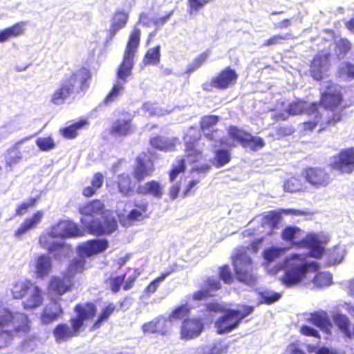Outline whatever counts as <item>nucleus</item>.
<instances>
[{
	"label": "nucleus",
	"mask_w": 354,
	"mask_h": 354,
	"mask_svg": "<svg viewBox=\"0 0 354 354\" xmlns=\"http://www.w3.org/2000/svg\"><path fill=\"white\" fill-rule=\"evenodd\" d=\"M82 223L93 234H111L118 227L112 213L104 210V205L99 200L91 201L79 209Z\"/></svg>",
	"instance_id": "nucleus-1"
},
{
	"label": "nucleus",
	"mask_w": 354,
	"mask_h": 354,
	"mask_svg": "<svg viewBox=\"0 0 354 354\" xmlns=\"http://www.w3.org/2000/svg\"><path fill=\"white\" fill-rule=\"evenodd\" d=\"M140 30L135 27L129 36L124 51L123 61L117 72V81L104 100L109 105L117 100L123 93L127 78L131 74L133 66V57L140 40Z\"/></svg>",
	"instance_id": "nucleus-2"
},
{
	"label": "nucleus",
	"mask_w": 354,
	"mask_h": 354,
	"mask_svg": "<svg viewBox=\"0 0 354 354\" xmlns=\"http://www.w3.org/2000/svg\"><path fill=\"white\" fill-rule=\"evenodd\" d=\"M308 254H292L285 259L283 267L286 270L282 282L288 287L297 285L309 272L319 269L315 261L307 259Z\"/></svg>",
	"instance_id": "nucleus-3"
},
{
	"label": "nucleus",
	"mask_w": 354,
	"mask_h": 354,
	"mask_svg": "<svg viewBox=\"0 0 354 354\" xmlns=\"http://www.w3.org/2000/svg\"><path fill=\"white\" fill-rule=\"evenodd\" d=\"M29 330L28 319L24 313H12L0 308V348L6 347L13 333H26Z\"/></svg>",
	"instance_id": "nucleus-4"
},
{
	"label": "nucleus",
	"mask_w": 354,
	"mask_h": 354,
	"mask_svg": "<svg viewBox=\"0 0 354 354\" xmlns=\"http://www.w3.org/2000/svg\"><path fill=\"white\" fill-rule=\"evenodd\" d=\"M75 310L77 313V317L71 319V327L66 324H61L54 329L53 334L57 342L66 341L76 336L83 326L84 322L95 315L96 306L91 303L78 304L75 306Z\"/></svg>",
	"instance_id": "nucleus-5"
},
{
	"label": "nucleus",
	"mask_w": 354,
	"mask_h": 354,
	"mask_svg": "<svg viewBox=\"0 0 354 354\" xmlns=\"http://www.w3.org/2000/svg\"><path fill=\"white\" fill-rule=\"evenodd\" d=\"M254 310L252 306L245 307L243 311L236 310H227L217 303H209L207 306L209 312H223V315L215 322V328L218 334L228 333L236 328L241 320L250 315Z\"/></svg>",
	"instance_id": "nucleus-6"
},
{
	"label": "nucleus",
	"mask_w": 354,
	"mask_h": 354,
	"mask_svg": "<svg viewBox=\"0 0 354 354\" xmlns=\"http://www.w3.org/2000/svg\"><path fill=\"white\" fill-rule=\"evenodd\" d=\"M301 230L296 226L286 227L282 232L281 236L285 241H291L295 245L307 248L309 250V256L315 258H319L324 252V247L322 245L327 243L328 239L325 235L310 234L307 235L301 241L297 242V239L301 237Z\"/></svg>",
	"instance_id": "nucleus-7"
},
{
	"label": "nucleus",
	"mask_w": 354,
	"mask_h": 354,
	"mask_svg": "<svg viewBox=\"0 0 354 354\" xmlns=\"http://www.w3.org/2000/svg\"><path fill=\"white\" fill-rule=\"evenodd\" d=\"M301 113H306L313 119L303 123L304 130L306 132L312 131L321 121L322 114L318 109L317 104L316 103L308 104L304 102L290 104L287 110L273 113L272 118L278 122L287 120L290 115Z\"/></svg>",
	"instance_id": "nucleus-8"
},
{
	"label": "nucleus",
	"mask_w": 354,
	"mask_h": 354,
	"mask_svg": "<svg viewBox=\"0 0 354 354\" xmlns=\"http://www.w3.org/2000/svg\"><path fill=\"white\" fill-rule=\"evenodd\" d=\"M89 74L86 68H81L64 79L52 95L51 102L56 105H61L78 88L84 90L86 87V81Z\"/></svg>",
	"instance_id": "nucleus-9"
},
{
	"label": "nucleus",
	"mask_w": 354,
	"mask_h": 354,
	"mask_svg": "<svg viewBox=\"0 0 354 354\" xmlns=\"http://www.w3.org/2000/svg\"><path fill=\"white\" fill-rule=\"evenodd\" d=\"M83 235V232L78 227L76 223L71 221H61L55 225L48 235L41 236L40 245L50 252L61 249L63 243L53 241L55 237H77Z\"/></svg>",
	"instance_id": "nucleus-10"
},
{
	"label": "nucleus",
	"mask_w": 354,
	"mask_h": 354,
	"mask_svg": "<svg viewBox=\"0 0 354 354\" xmlns=\"http://www.w3.org/2000/svg\"><path fill=\"white\" fill-rule=\"evenodd\" d=\"M233 266L238 281L248 286L256 283L257 275L254 271L252 261L245 251L239 250L236 252L233 257Z\"/></svg>",
	"instance_id": "nucleus-11"
},
{
	"label": "nucleus",
	"mask_w": 354,
	"mask_h": 354,
	"mask_svg": "<svg viewBox=\"0 0 354 354\" xmlns=\"http://www.w3.org/2000/svg\"><path fill=\"white\" fill-rule=\"evenodd\" d=\"M218 117L216 115H207L201 121V128L203 136L209 140L213 142L212 147L216 149L225 146L229 148L234 147V142L226 140L222 131L215 129L214 127L218 122Z\"/></svg>",
	"instance_id": "nucleus-12"
},
{
	"label": "nucleus",
	"mask_w": 354,
	"mask_h": 354,
	"mask_svg": "<svg viewBox=\"0 0 354 354\" xmlns=\"http://www.w3.org/2000/svg\"><path fill=\"white\" fill-rule=\"evenodd\" d=\"M330 53L327 50L319 51L313 58L310 66V74L313 79L320 80L330 67Z\"/></svg>",
	"instance_id": "nucleus-13"
},
{
	"label": "nucleus",
	"mask_w": 354,
	"mask_h": 354,
	"mask_svg": "<svg viewBox=\"0 0 354 354\" xmlns=\"http://www.w3.org/2000/svg\"><path fill=\"white\" fill-rule=\"evenodd\" d=\"M334 169L351 174L354 171V148L342 151L331 163Z\"/></svg>",
	"instance_id": "nucleus-14"
},
{
	"label": "nucleus",
	"mask_w": 354,
	"mask_h": 354,
	"mask_svg": "<svg viewBox=\"0 0 354 354\" xmlns=\"http://www.w3.org/2000/svg\"><path fill=\"white\" fill-rule=\"evenodd\" d=\"M326 91L322 94L321 105L324 109H333L342 102L341 88L331 82L328 83Z\"/></svg>",
	"instance_id": "nucleus-15"
},
{
	"label": "nucleus",
	"mask_w": 354,
	"mask_h": 354,
	"mask_svg": "<svg viewBox=\"0 0 354 354\" xmlns=\"http://www.w3.org/2000/svg\"><path fill=\"white\" fill-rule=\"evenodd\" d=\"M109 245L105 239H93L87 241L77 248V252L81 257H89L93 254L104 252Z\"/></svg>",
	"instance_id": "nucleus-16"
},
{
	"label": "nucleus",
	"mask_w": 354,
	"mask_h": 354,
	"mask_svg": "<svg viewBox=\"0 0 354 354\" xmlns=\"http://www.w3.org/2000/svg\"><path fill=\"white\" fill-rule=\"evenodd\" d=\"M203 328V323L199 319H185L181 326V338L187 340L196 338L201 335Z\"/></svg>",
	"instance_id": "nucleus-17"
},
{
	"label": "nucleus",
	"mask_w": 354,
	"mask_h": 354,
	"mask_svg": "<svg viewBox=\"0 0 354 354\" xmlns=\"http://www.w3.org/2000/svg\"><path fill=\"white\" fill-rule=\"evenodd\" d=\"M238 75L236 71L227 67L212 80L211 86L218 89H226L235 84Z\"/></svg>",
	"instance_id": "nucleus-18"
},
{
	"label": "nucleus",
	"mask_w": 354,
	"mask_h": 354,
	"mask_svg": "<svg viewBox=\"0 0 354 354\" xmlns=\"http://www.w3.org/2000/svg\"><path fill=\"white\" fill-rule=\"evenodd\" d=\"M307 181L317 188L326 187L330 182L329 174L321 168H308L306 171Z\"/></svg>",
	"instance_id": "nucleus-19"
},
{
	"label": "nucleus",
	"mask_w": 354,
	"mask_h": 354,
	"mask_svg": "<svg viewBox=\"0 0 354 354\" xmlns=\"http://www.w3.org/2000/svg\"><path fill=\"white\" fill-rule=\"evenodd\" d=\"M153 165L151 160L146 156H140L137 159V165L134 170V177L138 181L145 177L151 176L153 171Z\"/></svg>",
	"instance_id": "nucleus-20"
},
{
	"label": "nucleus",
	"mask_w": 354,
	"mask_h": 354,
	"mask_svg": "<svg viewBox=\"0 0 354 354\" xmlns=\"http://www.w3.org/2000/svg\"><path fill=\"white\" fill-rule=\"evenodd\" d=\"M30 289L25 296L23 306L25 309H33L40 306L44 301V295L41 289L35 285L30 287Z\"/></svg>",
	"instance_id": "nucleus-21"
},
{
	"label": "nucleus",
	"mask_w": 354,
	"mask_h": 354,
	"mask_svg": "<svg viewBox=\"0 0 354 354\" xmlns=\"http://www.w3.org/2000/svg\"><path fill=\"white\" fill-rule=\"evenodd\" d=\"M137 192L140 194L160 199L164 194V188L159 182L150 180L144 184H140L137 188Z\"/></svg>",
	"instance_id": "nucleus-22"
},
{
	"label": "nucleus",
	"mask_w": 354,
	"mask_h": 354,
	"mask_svg": "<svg viewBox=\"0 0 354 354\" xmlns=\"http://www.w3.org/2000/svg\"><path fill=\"white\" fill-rule=\"evenodd\" d=\"M63 314L60 304L57 301L51 300L44 308L41 315V322L48 324L55 321Z\"/></svg>",
	"instance_id": "nucleus-23"
},
{
	"label": "nucleus",
	"mask_w": 354,
	"mask_h": 354,
	"mask_svg": "<svg viewBox=\"0 0 354 354\" xmlns=\"http://www.w3.org/2000/svg\"><path fill=\"white\" fill-rule=\"evenodd\" d=\"M186 161L194 163L202 158V151L198 147L196 139L192 140L189 135L185 137Z\"/></svg>",
	"instance_id": "nucleus-24"
},
{
	"label": "nucleus",
	"mask_w": 354,
	"mask_h": 354,
	"mask_svg": "<svg viewBox=\"0 0 354 354\" xmlns=\"http://www.w3.org/2000/svg\"><path fill=\"white\" fill-rule=\"evenodd\" d=\"M26 21H20L12 26L0 30V43L5 42L10 39L18 37L24 34Z\"/></svg>",
	"instance_id": "nucleus-25"
},
{
	"label": "nucleus",
	"mask_w": 354,
	"mask_h": 354,
	"mask_svg": "<svg viewBox=\"0 0 354 354\" xmlns=\"http://www.w3.org/2000/svg\"><path fill=\"white\" fill-rule=\"evenodd\" d=\"M134 127L131 124V119L120 118L113 122L111 127V133L115 136H125L131 134Z\"/></svg>",
	"instance_id": "nucleus-26"
},
{
	"label": "nucleus",
	"mask_w": 354,
	"mask_h": 354,
	"mask_svg": "<svg viewBox=\"0 0 354 354\" xmlns=\"http://www.w3.org/2000/svg\"><path fill=\"white\" fill-rule=\"evenodd\" d=\"M308 320L319 328L324 333L329 334L332 328V323L325 312L314 313L310 315Z\"/></svg>",
	"instance_id": "nucleus-27"
},
{
	"label": "nucleus",
	"mask_w": 354,
	"mask_h": 354,
	"mask_svg": "<svg viewBox=\"0 0 354 354\" xmlns=\"http://www.w3.org/2000/svg\"><path fill=\"white\" fill-rule=\"evenodd\" d=\"M72 285V280L65 275L62 278L53 277L49 283V290L59 295L66 292Z\"/></svg>",
	"instance_id": "nucleus-28"
},
{
	"label": "nucleus",
	"mask_w": 354,
	"mask_h": 354,
	"mask_svg": "<svg viewBox=\"0 0 354 354\" xmlns=\"http://www.w3.org/2000/svg\"><path fill=\"white\" fill-rule=\"evenodd\" d=\"M44 216V213L41 211H37L34 215L26 219L15 232V236L20 237L23 234H26L28 231L35 227L39 224Z\"/></svg>",
	"instance_id": "nucleus-29"
},
{
	"label": "nucleus",
	"mask_w": 354,
	"mask_h": 354,
	"mask_svg": "<svg viewBox=\"0 0 354 354\" xmlns=\"http://www.w3.org/2000/svg\"><path fill=\"white\" fill-rule=\"evenodd\" d=\"M280 218V214L274 212H270L261 218V227L264 229L262 232L266 234H270L277 227Z\"/></svg>",
	"instance_id": "nucleus-30"
},
{
	"label": "nucleus",
	"mask_w": 354,
	"mask_h": 354,
	"mask_svg": "<svg viewBox=\"0 0 354 354\" xmlns=\"http://www.w3.org/2000/svg\"><path fill=\"white\" fill-rule=\"evenodd\" d=\"M178 142L177 138L165 137H156L151 139L150 142L153 147L161 151H171Z\"/></svg>",
	"instance_id": "nucleus-31"
},
{
	"label": "nucleus",
	"mask_w": 354,
	"mask_h": 354,
	"mask_svg": "<svg viewBox=\"0 0 354 354\" xmlns=\"http://www.w3.org/2000/svg\"><path fill=\"white\" fill-rule=\"evenodd\" d=\"M227 346L221 341L212 344L197 347L193 354H223L227 351Z\"/></svg>",
	"instance_id": "nucleus-32"
},
{
	"label": "nucleus",
	"mask_w": 354,
	"mask_h": 354,
	"mask_svg": "<svg viewBox=\"0 0 354 354\" xmlns=\"http://www.w3.org/2000/svg\"><path fill=\"white\" fill-rule=\"evenodd\" d=\"M128 19L129 14L123 10H120L115 13L109 29L111 37H113L119 30L126 26Z\"/></svg>",
	"instance_id": "nucleus-33"
},
{
	"label": "nucleus",
	"mask_w": 354,
	"mask_h": 354,
	"mask_svg": "<svg viewBox=\"0 0 354 354\" xmlns=\"http://www.w3.org/2000/svg\"><path fill=\"white\" fill-rule=\"evenodd\" d=\"M52 267L51 259L48 256L42 254L38 257L36 261V273L42 277L49 274Z\"/></svg>",
	"instance_id": "nucleus-34"
},
{
	"label": "nucleus",
	"mask_w": 354,
	"mask_h": 354,
	"mask_svg": "<svg viewBox=\"0 0 354 354\" xmlns=\"http://www.w3.org/2000/svg\"><path fill=\"white\" fill-rule=\"evenodd\" d=\"M23 142V140L17 142L12 148L7 151L5 159L6 166L11 169L12 167L18 163L22 159L21 152L19 149V146Z\"/></svg>",
	"instance_id": "nucleus-35"
},
{
	"label": "nucleus",
	"mask_w": 354,
	"mask_h": 354,
	"mask_svg": "<svg viewBox=\"0 0 354 354\" xmlns=\"http://www.w3.org/2000/svg\"><path fill=\"white\" fill-rule=\"evenodd\" d=\"M335 53L339 59H342L352 48L351 43L346 38H339L335 41Z\"/></svg>",
	"instance_id": "nucleus-36"
},
{
	"label": "nucleus",
	"mask_w": 354,
	"mask_h": 354,
	"mask_svg": "<svg viewBox=\"0 0 354 354\" xmlns=\"http://www.w3.org/2000/svg\"><path fill=\"white\" fill-rule=\"evenodd\" d=\"M333 322L346 337L351 338L350 322L346 315L337 314L333 316Z\"/></svg>",
	"instance_id": "nucleus-37"
},
{
	"label": "nucleus",
	"mask_w": 354,
	"mask_h": 354,
	"mask_svg": "<svg viewBox=\"0 0 354 354\" xmlns=\"http://www.w3.org/2000/svg\"><path fill=\"white\" fill-rule=\"evenodd\" d=\"M337 75L344 80H352L354 79V64L343 62L337 69Z\"/></svg>",
	"instance_id": "nucleus-38"
},
{
	"label": "nucleus",
	"mask_w": 354,
	"mask_h": 354,
	"mask_svg": "<svg viewBox=\"0 0 354 354\" xmlns=\"http://www.w3.org/2000/svg\"><path fill=\"white\" fill-rule=\"evenodd\" d=\"M33 283L30 281H17L12 289V293L15 299H21L25 297L28 292L32 286Z\"/></svg>",
	"instance_id": "nucleus-39"
},
{
	"label": "nucleus",
	"mask_w": 354,
	"mask_h": 354,
	"mask_svg": "<svg viewBox=\"0 0 354 354\" xmlns=\"http://www.w3.org/2000/svg\"><path fill=\"white\" fill-rule=\"evenodd\" d=\"M118 187L120 193L124 196H130L132 192L131 178L129 175L121 174L118 176Z\"/></svg>",
	"instance_id": "nucleus-40"
},
{
	"label": "nucleus",
	"mask_w": 354,
	"mask_h": 354,
	"mask_svg": "<svg viewBox=\"0 0 354 354\" xmlns=\"http://www.w3.org/2000/svg\"><path fill=\"white\" fill-rule=\"evenodd\" d=\"M265 142L263 140L257 136H253L251 134L248 133L246 136V138L244 142H243V147L245 148H248L252 151H257L259 149H261L264 147Z\"/></svg>",
	"instance_id": "nucleus-41"
},
{
	"label": "nucleus",
	"mask_w": 354,
	"mask_h": 354,
	"mask_svg": "<svg viewBox=\"0 0 354 354\" xmlns=\"http://www.w3.org/2000/svg\"><path fill=\"white\" fill-rule=\"evenodd\" d=\"M88 124L87 120H82L61 130L62 134L66 138L73 139L77 136V131Z\"/></svg>",
	"instance_id": "nucleus-42"
},
{
	"label": "nucleus",
	"mask_w": 354,
	"mask_h": 354,
	"mask_svg": "<svg viewBox=\"0 0 354 354\" xmlns=\"http://www.w3.org/2000/svg\"><path fill=\"white\" fill-rule=\"evenodd\" d=\"M115 310V305L113 304H109L107 306L103 308L100 313L97 319L94 323L93 328L94 329L99 328L103 322L107 321L110 316Z\"/></svg>",
	"instance_id": "nucleus-43"
},
{
	"label": "nucleus",
	"mask_w": 354,
	"mask_h": 354,
	"mask_svg": "<svg viewBox=\"0 0 354 354\" xmlns=\"http://www.w3.org/2000/svg\"><path fill=\"white\" fill-rule=\"evenodd\" d=\"M85 261L82 259L73 260L68 266L66 275L72 280V278L78 272L84 269Z\"/></svg>",
	"instance_id": "nucleus-44"
},
{
	"label": "nucleus",
	"mask_w": 354,
	"mask_h": 354,
	"mask_svg": "<svg viewBox=\"0 0 354 354\" xmlns=\"http://www.w3.org/2000/svg\"><path fill=\"white\" fill-rule=\"evenodd\" d=\"M313 284L317 288H324L332 283V276L328 272H320L313 278Z\"/></svg>",
	"instance_id": "nucleus-45"
},
{
	"label": "nucleus",
	"mask_w": 354,
	"mask_h": 354,
	"mask_svg": "<svg viewBox=\"0 0 354 354\" xmlns=\"http://www.w3.org/2000/svg\"><path fill=\"white\" fill-rule=\"evenodd\" d=\"M259 296L261 297V303L271 304L279 300L281 297V294L270 290H265L259 292Z\"/></svg>",
	"instance_id": "nucleus-46"
},
{
	"label": "nucleus",
	"mask_w": 354,
	"mask_h": 354,
	"mask_svg": "<svg viewBox=\"0 0 354 354\" xmlns=\"http://www.w3.org/2000/svg\"><path fill=\"white\" fill-rule=\"evenodd\" d=\"M160 46H157L155 48H150L147 50L144 62L145 64H156L160 61Z\"/></svg>",
	"instance_id": "nucleus-47"
},
{
	"label": "nucleus",
	"mask_w": 354,
	"mask_h": 354,
	"mask_svg": "<svg viewBox=\"0 0 354 354\" xmlns=\"http://www.w3.org/2000/svg\"><path fill=\"white\" fill-rule=\"evenodd\" d=\"M228 136L234 140L239 142L241 145L245 142L246 136L248 133L238 129L236 127H230L228 130Z\"/></svg>",
	"instance_id": "nucleus-48"
},
{
	"label": "nucleus",
	"mask_w": 354,
	"mask_h": 354,
	"mask_svg": "<svg viewBox=\"0 0 354 354\" xmlns=\"http://www.w3.org/2000/svg\"><path fill=\"white\" fill-rule=\"evenodd\" d=\"M286 252L285 248H270L265 250L263 252L264 259L268 261H272Z\"/></svg>",
	"instance_id": "nucleus-49"
},
{
	"label": "nucleus",
	"mask_w": 354,
	"mask_h": 354,
	"mask_svg": "<svg viewBox=\"0 0 354 354\" xmlns=\"http://www.w3.org/2000/svg\"><path fill=\"white\" fill-rule=\"evenodd\" d=\"M215 160L217 167L223 166L230 160V153L225 149H217L215 151Z\"/></svg>",
	"instance_id": "nucleus-50"
},
{
	"label": "nucleus",
	"mask_w": 354,
	"mask_h": 354,
	"mask_svg": "<svg viewBox=\"0 0 354 354\" xmlns=\"http://www.w3.org/2000/svg\"><path fill=\"white\" fill-rule=\"evenodd\" d=\"M301 183L300 180L297 178L292 177L288 179L283 185L285 191L289 192H296L301 189Z\"/></svg>",
	"instance_id": "nucleus-51"
},
{
	"label": "nucleus",
	"mask_w": 354,
	"mask_h": 354,
	"mask_svg": "<svg viewBox=\"0 0 354 354\" xmlns=\"http://www.w3.org/2000/svg\"><path fill=\"white\" fill-rule=\"evenodd\" d=\"M189 308L187 305H182L176 308L169 315V321L180 319L187 315Z\"/></svg>",
	"instance_id": "nucleus-52"
},
{
	"label": "nucleus",
	"mask_w": 354,
	"mask_h": 354,
	"mask_svg": "<svg viewBox=\"0 0 354 354\" xmlns=\"http://www.w3.org/2000/svg\"><path fill=\"white\" fill-rule=\"evenodd\" d=\"M37 145L42 151H49L53 149L55 145L53 140L50 138H39L36 141Z\"/></svg>",
	"instance_id": "nucleus-53"
},
{
	"label": "nucleus",
	"mask_w": 354,
	"mask_h": 354,
	"mask_svg": "<svg viewBox=\"0 0 354 354\" xmlns=\"http://www.w3.org/2000/svg\"><path fill=\"white\" fill-rule=\"evenodd\" d=\"M143 109L146 112H148L149 115H162L165 113H167L166 111L159 109L156 104H152L151 102L144 104Z\"/></svg>",
	"instance_id": "nucleus-54"
},
{
	"label": "nucleus",
	"mask_w": 354,
	"mask_h": 354,
	"mask_svg": "<svg viewBox=\"0 0 354 354\" xmlns=\"http://www.w3.org/2000/svg\"><path fill=\"white\" fill-rule=\"evenodd\" d=\"M209 53H207V52H205L202 54H201L200 55H198V57H196L194 60L193 62H192V64L189 66L188 67V72L189 73H192L193 72L194 70H196V68H198L200 66H201V64L206 60V59L209 56Z\"/></svg>",
	"instance_id": "nucleus-55"
},
{
	"label": "nucleus",
	"mask_w": 354,
	"mask_h": 354,
	"mask_svg": "<svg viewBox=\"0 0 354 354\" xmlns=\"http://www.w3.org/2000/svg\"><path fill=\"white\" fill-rule=\"evenodd\" d=\"M291 37V34L286 33L284 35H274L270 39H268L264 44L263 46H273L281 44L283 40L288 39Z\"/></svg>",
	"instance_id": "nucleus-56"
},
{
	"label": "nucleus",
	"mask_w": 354,
	"mask_h": 354,
	"mask_svg": "<svg viewBox=\"0 0 354 354\" xmlns=\"http://www.w3.org/2000/svg\"><path fill=\"white\" fill-rule=\"evenodd\" d=\"M185 167V159L182 158L178 161L177 164L174 166V169L170 173L169 178L171 181L174 180L177 175L184 171Z\"/></svg>",
	"instance_id": "nucleus-57"
},
{
	"label": "nucleus",
	"mask_w": 354,
	"mask_h": 354,
	"mask_svg": "<svg viewBox=\"0 0 354 354\" xmlns=\"http://www.w3.org/2000/svg\"><path fill=\"white\" fill-rule=\"evenodd\" d=\"M158 333L162 335L166 333L168 328L169 320L164 317H158L156 318Z\"/></svg>",
	"instance_id": "nucleus-58"
},
{
	"label": "nucleus",
	"mask_w": 354,
	"mask_h": 354,
	"mask_svg": "<svg viewBox=\"0 0 354 354\" xmlns=\"http://www.w3.org/2000/svg\"><path fill=\"white\" fill-rule=\"evenodd\" d=\"M169 275V273H164L160 277L154 279L151 283L147 286V290L149 293H153L159 286V284L165 280V279Z\"/></svg>",
	"instance_id": "nucleus-59"
},
{
	"label": "nucleus",
	"mask_w": 354,
	"mask_h": 354,
	"mask_svg": "<svg viewBox=\"0 0 354 354\" xmlns=\"http://www.w3.org/2000/svg\"><path fill=\"white\" fill-rule=\"evenodd\" d=\"M220 277L226 283H231L233 281V277L230 271V268L227 266H225L221 268Z\"/></svg>",
	"instance_id": "nucleus-60"
},
{
	"label": "nucleus",
	"mask_w": 354,
	"mask_h": 354,
	"mask_svg": "<svg viewBox=\"0 0 354 354\" xmlns=\"http://www.w3.org/2000/svg\"><path fill=\"white\" fill-rule=\"evenodd\" d=\"M124 277L119 276L110 279L109 285L111 290L113 292H118L120 290V286L124 282Z\"/></svg>",
	"instance_id": "nucleus-61"
},
{
	"label": "nucleus",
	"mask_w": 354,
	"mask_h": 354,
	"mask_svg": "<svg viewBox=\"0 0 354 354\" xmlns=\"http://www.w3.org/2000/svg\"><path fill=\"white\" fill-rule=\"evenodd\" d=\"M142 330L145 333H158L156 319H154L153 320H152L149 322L145 323L142 326Z\"/></svg>",
	"instance_id": "nucleus-62"
},
{
	"label": "nucleus",
	"mask_w": 354,
	"mask_h": 354,
	"mask_svg": "<svg viewBox=\"0 0 354 354\" xmlns=\"http://www.w3.org/2000/svg\"><path fill=\"white\" fill-rule=\"evenodd\" d=\"M35 202H36V198H32L31 201H30V203H22L17 209L16 214L18 215V216L23 215L24 213L26 212V211L28 210V207H32V206H33L35 205Z\"/></svg>",
	"instance_id": "nucleus-63"
},
{
	"label": "nucleus",
	"mask_w": 354,
	"mask_h": 354,
	"mask_svg": "<svg viewBox=\"0 0 354 354\" xmlns=\"http://www.w3.org/2000/svg\"><path fill=\"white\" fill-rule=\"evenodd\" d=\"M207 283L208 287L205 290H208L209 293H210L211 291H216L221 288V283L218 279L209 278Z\"/></svg>",
	"instance_id": "nucleus-64"
}]
</instances>
